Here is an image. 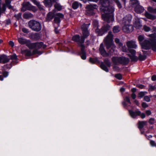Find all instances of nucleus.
I'll return each instance as SVG.
<instances>
[{
    "instance_id": "nucleus-11",
    "label": "nucleus",
    "mask_w": 156,
    "mask_h": 156,
    "mask_svg": "<svg viewBox=\"0 0 156 156\" xmlns=\"http://www.w3.org/2000/svg\"><path fill=\"white\" fill-rule=\"evenodd\" d=\"M140 44L142 49L148 50L151 48L150 42L149 40H145Z\"/></svg>"
},
{
    "instance_id": "nucleus-36",
    "label": "nucleus",
    "mask_w": 156,
    "mask_h": 156,
    "mask_svg": "<svg viewBox=\"0 0 156 156\" xmlns=\"http://www.w3.org/2000/svg\"><path fill=\"white\" fill-rule=\"evenodd\" d=\"M61 20H53V24L54 27H59L60 26V23Z\"/></svg>"
},
{
    "instance_id": "nucleus-58",
    "label": "nucleus",
    "mask_w": 156,
    "mask_h": 156,
    "mask_svg": "<svg viewBox=\"0 0 156 156\" xmlns=\"http://www.w3.org/2000/svg\"><path fill=\"white\" fill-rule=\"evenodd\" d=\"M128 51L132 55H134L136 54V51L134 49L129 50Z\"/></svg>"
},
{
    "instance_id": "nucleus-49",
    "label": "nucleus",
    "mask_w": 156,
    "mask_h": 156,
    "mask_svg": "<svg viewBox=\"0 0 156 156\" xmlns=\"http://www.w3.org/2000/svg\"><path fill=\"white\" fill-rule=\"evenodd\" d=\"M10 59L12 60H17V57L16 54H14L10 56Z\"/></svg>"
},
{
    "instance_id": "nucleus-1",
    "label": "nucleus",
    "mask_w": 156,
    "mask_h": 156,
    "mask_svg": "<svg viewBox=\"0 0 156 156\" xmlns=\"http://www.w3.org/2000/svg\"><path fill=\"white\" fill-rule=\"evenodd\" d=\"M101 4L100 7L101 11L104 13L101 15L102 18L104 20H114L113 12L114 7L111 5L109 0H100Z\"/></svg>"
},
{
    "instance_id": "nucleus-43",
    "label": "nucleus",
    "mask_w": 156,
    "mask_h": 156,
    "mask_svg": "<svg viewBox=\"0 0 156 156\" xmlns=\"http://www.w3.org/2000/svg\"><path fill=\"white\" fill-rule=\"evenodd\" d=\"M116 3L118 7L120 9L122 8V5L120 2L119 0H113Z\"/></svg>"
},
{
    "instance_id": "nucleus-14",
    "label": "nucleus",
    "mask_w": 156,
    "mask_h": 156,
    "mask_svg": "<svg viewBox=\"0 0 156 156\" xmlns=\"http://www.w3.org/2000/svg\"><path fill=\"white\" fill-rule=\"evenodd\" d=\"M99 51L101 55L104 57H108L109 56V53L107 52L105 49L103 43L101 44L99 49Z\"/></svg>"
},
{
    "instance_id": "nucleus-26",
    "label": "nucleus",
    "mask_w": 156,
    "mask_h": 156,
    "mask_svg": "<svg viewBox=\"0 0 156 156\" xmlns=\"http://www.w3.org/2000/svg\"><path fill=\"white\" fill-rule=\"evenodd\" d=\"M130 5L131 6L135 8L139 4L138 1L137 0H130Z\"/></svg>"
},
{
    "instance_id": "nucleus-46",
    "label": "nucleus",
    "mask_w": 156,
    "mask_h": 156,
    "mask_svg": "<svg viewBox=\"0 0 156 156\" xmlns=\"http://www.w3.org/2000/svg\"><path fill=\"white\" fill-rule=\"evenodd\" d=\"M54 7L55 9H57L58 10H60L62 9V7L60 5L57 3H56L54 5Z\"/></svg>"
},
{
    "instance_id": "nucleus-51",
    "label": "nucleus",
    "mask_w": 156,
    "mask_h": 156,
    "mask_svg": "<svg viewBox=\"0 0 156 156\" xmlns=\"http://www.w3.org/2000/svg\"><path fill=\"white\" fill-rule=\"evenodd\" d=\"M143 29L144 30L147 32H149L150 30V28L148 27L146 25H144L143 27Z\"/></svg>"
},
{
    "instance_id": "nucleus-9",
    "label": "nucleus",
    "mask_w": 156,
    "mask_h": 156,
    "mask_svg": "<svg viewBox=\"0 0 156 156\" xmlns=\"http://www.w3.org/2000/svg\"><path fill=\"white\" fill-rule=\"evenodd\" d=\"M72 41L77 43L78 45L80 47H81V45L85 46L83 44L84 42L81 41V37L79 34H76L72 37Z\"/></svg>"
},
{
    "instance_id": "nucleus-33",
    "label": "nucleus",
    "mask_w": 156,
    "mask_h": 156,
    "mask_svg": "<svg viewBox=\"0 0 156 156\" xmlns=\"http://www.w3.org/2000/svg\"><path fill=\"white\" fill-rule=\"evenodd\" d=\"M64 15L61 13H58L56 14L55 15V18L54 20H60L64 18Z\"/></svg>"
},
{
    "instance_id": "nucleus-22",
    "label": "nucleus",
    "mask_w": 156,
    "mask_h": 156,
    "mask_svg": "<svg viewBox=\"0 0 156 156\" xmlns=\"http://www.w3.org/2000/svg\"><path fill=\"white\" fill-rule=\"evenodd\" d=\"M135 12L138 13L143 12L144 11L143 7L139 5V4L134 9Z\"/></svg>"
},
{
    "instance_id": "nucleus-35",
    "label": "nucleus",
    "mask_w": 156,
    "mask_h": 156,
    "mask_svg": "<svg viewBox=\"0 0 156 156\" xmlns=\"http://www.w3.org/2000/svg\"><path fill=\"white\" fill-rule=\"evenodd\" d=\"M110 27V26L108 24H107L102 27L101 29L103 31V33L104 34L105 33L107 32L109 30Z\"/></svg>"
},
{
    "instance_id": "nucleus-15",
    "label": "nucleus",
    "mask_w": 156,
    "mask_h": 156,
    "mask_svg": "<svg viewBox=\"0 0 156 156\" xmlns=\"http://www.w3.org/2000/svg\"><path fill=\"white\" fill-rule=\"evenodd\" d=\"M99 51L101 55L104 57H108L109 56V53L107 52L105 49L103 43L101 44L99 49Z\"/></svg>"
},
{
    "instance_id": "nucleus-47",
    "label": "nucleus",
    "mask_w": 156,
    "mask_h": 156,
    "mask_svg": "<svg viewBox=\"0 0 156 156\" xmlns=\"http://www.w3.org/2000/svg\"><path fill=\"white\" fill-rule=\"evenodd\" d=\"M148 87V91H153L155 89V87L150 84L149 85Z\"/></svg>"
},
{
    "instance_id": "nucleus-30",
    "label": "nucleus",
    "mask_w": 156,
    "mask_h": 156,
    "mask_svg": "<svg viewBox=\"0 0 156 156\" xmlns=\"http://www.w3.org/2000/svg\"><path fill=\"white\" fill-rule=\"evenodd\" d=\"M55 15L54 13L51 12H49L47 16V20H52L55 18Z\"/></svg>"
},
{
    "instance_id": "nucleus-25",
    "label": "nucleus",
    "mask_w": 156,
    "mask_h": 156,
    "mask_svg": "<svg viewBox=\"0 0 156 156\" xmlns=\"http://www.w3.org/2000/svg\"><path fill=\"white\" fill-rule=\"evenodd\" d=\"M151 48L154 52H156V40H152L150 41Z\"/></svg>"
},
{
    "instance_id": "nucleus-7",
    "label": "nucleus",
    "mask_w": 156,
    "mask_h": 156,
    "mask_svg": "<svg viewBox=\"0 0 156 156\" xmlns=\"http://www.w3.org/2000/svg\"><path fill=\"white\" fill-rule=\"evenodd\" d=\"M129 115L132 118L135 119L137 116H140L142 119H144L146 115L144 113H141L139 110H137L135 112L131 110H128Z\"/></svg>"
},
{
    "instance_id": "nucleus-3",
    "label": "nucleus",
    "mask_w": 156,
    "mask_h": 156,
    "mask_svg": "<svg viewBox=\"0 0 156 156\" xmlns=\"http://www.w3.org/2000/svg\"><path fill=\"white\" fill-rule=\"evenodd\" d=\"M28 25L30 28L35 31L39 32L41 29L40 23L36 20H30L28 22Z\"/></svg>"
},
{
    "instance_id": "nucleus-2",
    "label": "nucleus",
    "mask_w": 156,
    "mask_h": 156,
    "mask_svg": "<svg viewBox=\"0 0 156 156\" xmlns=\"http://www.w3.org/2000/svg\"><path fill=\"white\" fill-rule=\"evenodd\" d=\"M112 60L115 65H117L119 63L124 66L127 65L130 61L129 58L123 56H113L112 58Z\"/></svg>"
},
{
    "instance_id": "nucleus-18",
    "label": "nucleus",
    "mask_w": 156,
    "mask_h": 156,
    "mask_svg": "<svg viewBox=\"0 0 156 156\" xmlns=\"http://www.w3.org/2000/svg\"><path fill=\"white\" fill-rule=\"evenodd\" d=\"M123 30L125 32H131L133 30V27L132 25L125 24L123 27Z\"/></svg>"
},
{
    "instance_id": "nucleus-37",
    "label": "nucleus",
    "mask_w": 156,
    "mask_h": 156,
    "mask_svg": "<svg viewBox=\"0 0 156 156\" xmlns=\"http://www.w3.org/2000/svg\"><path fill=\"white\" fill-rule=\"evenodd\" d=\"M148 36L150 38L149 41H151L152 40H156V33H155L149 34Z\"/></svg>"
},
{
    "instance_id": "nucleus-32",
    "label": "nucleus",
    "mask_w": 156,
    "mask_h": 156,
    "mask_svg": "<svg viewBox=\"0 0 156 156\" xmlns=\"http://www.w3.org/2000/svg\"><path fill=\"white\" fill-rule=\"evenodd\" d=\"M23 53L26 56H32V53L31 51L28 49H26L23 51Z\"/></svg>"
},
{
    "instance_id": "nucleus-31",
    "label": "nucleus",
    "mask_w": 156,
    "mask_h": 156,
    "mask_svg": "<svg viewBox=\"0 0 156 156\" xmlns=\"http://www.w3.org/2000/svg\"><path fill=\"white\" fill-rule=\"evenodd\" d=\"M89 62L92 64H94L96 63L99 62V61L97 58H92L90 57L89 58Z\"/></svg>"
},
{
    "instance_id": "nucleus-52",
    "label": "nucleus",
    "mask_w": 156,
    "mask_h": 156,
    "mask_svg": "<svg viewBox=\"0 0 156 156\" xmlns=\"http://www.w3.org/2000/svg\"><path fill=\"white\" fill-rule=\"evenodd\" d=\"M142 52L143 53V54L144 55H150L151 54V51H145L143 50H142Z\"/></svg>"
},
{
    "instance_id": "nucleus-16",
    "label": "nucleus",
    "mask_w": 156,
    "mask_h": 156,
    "mask_svg": "<svg viewBox=\"0 0 156 156\" xmlns=\"http://www.w3.org/2000/svg\"><path fill=\"white\" fill-rule=\"evenodd\" d=\"M34 7L31 5L29 2H27L23 4L21 11L23 12L25 11L26 10H32Z\"/></svg>"
},
{
    "instance_id": "nucleus-34",
    "label": "nucleus",
    "mask_w": 156,
    "mask_h": 156,
    "mask_svg": "<svg viewBox=\"0 0 156 156\" xmlns=\"http://www.w3.org/2000/svg\"><path fill=\"white\" fill-rule=\"evenodd\" d=\"M128 55L130 57L132 62H136L138 60V57L136 56L135 55H131L130 54H129Z\"/></svg>"
},
{
    "instance_id": "nucleus-42",
    "label": "nucleus",
    "mask_w": 156,
    "mask_h": 156,
    "mask_svg": "<svg viewBox=\"0 0 156 156\" xmlns=\"http://www.w3.org/2000/svg\"><path fill=\"white\" fill-rule=\"evenodd\" d=\"M120 30L118 26H114L113 28V31L114 33H117L119 32Z\"/></svg>"
},
{
    "instance_id": "nucleus-20",
    "label": "nucleus",
    "mask_w": 156,
    "mask_h": 156,
    "mask_svg": "<svg viewBox=\"0 0 156 156\" xmlns=\"http://www.w3.org/2000/svg\"><path fill=\"white\" fill-rule=\"evenodd\" d=\"M124 101L122 102V105L124 108H126L128 105L126 102L129 104L130 105H131L132 103L131 102L129 98V97L128 96H126L124 99Z\"/></svg>"
},
{
    "instance_id": "nucleus-13",
    "label": "nucleus",
    "mask_w": 156,
    "mask_h": 156,
    "mask_svg": "<svg viewBox=\"0 0 156 156\" xmlns=\"http://www.w3.org/2000/svg\"><path fill=\"white\" fill-rule=\"evenodd\" d=\"M18 40L20 44L22 45L26 44V46L30 48L31 43L30 40H27L22 37L18 38Z\"/></svg>"
},
{
    "instance_id": "nucleus-64",
    "label": "nucleus",
    "mask_w": 156,
    "mask_h": 156,
    "mask_svg": "<svg viewBox=\"0 0 156 156\" xmlns=\"http://www.w3.org/2000/svg\"><path fill=\"white\" fill-rule=\"evenodd\" d=\"M38 49H37L36 48H35L34 50L33 51L32 53V55H36V54H37L38 53Z\"/></svg>"
},
{
    "instance_id": "nucleus-57",
    "label": "nucleus",
    "mask_w": 156,
    "mask_h": 156,
    "mask_svg": "<svg viewBox=\"0 0 156 156\" xmlns=\"http://www.w3.org/2000/svg\"><path fill=\"white\" fill-rule=\"evenodd\" d=\"M4 66L6 69H10L12 66V65L11 63H10L9 64H7L5 65Z\"/></svg>"
},
{
    "instance_id": "nucleus-10",
    "label": "nucleus",
    "mask_w": 156,
    "mask_h": 156,
    "mask_svg": "<svg viewBox=\"0 0 156 156\" xmlns=\"http://www.w3.org/2000/svg\"><path fill=\"white\" fill-rule=\"evenodd\" d=\"M29 37L32 40L37 41L41 40L42 37V35L40 33H31L29 34Z\"/></svg>"
},
{
    "instance_id": "nucleus-56",
    "label": "nucleus",
    "mask_w": 156,
    "mask_h": 156,
    "mask_svg": "<svg viewBox=\"0 0 156 156\" xmlns=\"http://www.w3.org/2000/svg\"><path fill=\"white\" fill-rule=\"evenodd\" d=\"M114 50L112 47L111 48V49L108 50V53H109V56L110 55H111L113 54L114 52Z\"/></svg>"
},
{
    "instance_id": "nucleus-40",
    "label": "nucleus",
    "mask_w": 156,
    "mask_h": 156,
    "mask_svg": "<svg viewBox=\"0 0 156 156\" xmlns=\"http://www.w3.org/2000/svg\"><path fill=\"white\" fill-rule=\"evenodd\" d=\"M79 5H81L80 4L78 3V2H75L73 3L72 5V8L74 9H76L79 7Z\"/></svg>"
},
{
    "instance_id": "nucleus-5",
    "label": "nucleus",
    "mask_w": 156,
    "mask_h": 156,
    "mask_svg": "<svg viewBox=\"0 0 156 156\" xmlns=\"http://www.w3.org/2000/svg\"><path fill=\"white\" fill-rule=\"evenodd\" d=\"M82 36L81 37V41H85V39L90 35V32L88 30L87 25L84 23L81 27Z\"/></svg>"
},
{
    "instance_id": "nucleus-53",
    "label": "nucleus",
    "mask_w": 156,
    "mask_h": 156,
    "mask_svg": "<svg viewBox=\"0 0 156 156\" xmlns=\"http://www.w3.org/2000/svg\"><path fill=\"white\" fill-rule=\"evenodd\" d=\"M132 19V16L130 14L127 15L124 18V20H131Z\"/></svg>"
},
{
    "instance_id": "nucleus-60",
    "label": "nucleus",
    "mask_w": 156,
    "mask_h": 156,
    "mask_svg": "<svg viewBox=\"0 0 156 156\" xmlns=\"http://www.w3.org/2000/svg\"><path fill=\"white\" fill-rule=\"evenodd\" d=\"M144 93L143 92H140L138 93V97L140 98L143 97L144 95Z\"/></svg>"
},
{
    "instance_id": "nucleus-12",
    "label": "nucleus",
    "mask_w": 156,
    "mask_h": 156,
    "mask_svg": "<svg viewBox=\"0 0 156 156\" xmlns=\"http://www.w3.org/2000/svg\"><path fill=\"white\" fill-rule=\"evenodd\" d=\"M43 44V42H42L31 43L30 49H33L34 48H36L38 50L41 48Z\"/></svg>"
},
{
    "instance_id": "nucleus-23",
    "label": "nucleus",
    "mask_w": 156,
    "mask_h": 156,
    "mask_svg": "<svg viewBox=\"0 0 156 156\" xmlns=\"http://www.w3.org/2000/svg\"><path fill=\"white\" fill-rule=\"evenodd\" d=\"M2 63L5 64L8 62L10 60V59L8 58L7 56L5 54H2L1 55Z\"/></svg>"
},
{
    "instance_id": "nucleus-27",
    "label": "nucleus",
    "mask_w": 156,
    "mask_h": 156,
    "mask_svg": "<svg viewBox=\"0 0 156 156\" xmlns=\"http://www.w3.org/2000/svg\"><path fill=\"white\" fill-rule=\"evenodd\" d=\"M23 16L25 19H29L32 18L33 15L29 12H25L23 14Z\"/></svg>"
},
{
    "instance_id": "nucleus-55",
    "label": "nucleus",
    "mask_w": 156,
    "mask_h": 156,
    "mask_svg": "<svg viewBox=\"0 0 156 156\" xmlns=\"http://www.w3.org/2000/svg\"><path fill=\"white\" fill-rule=\"evenodd\" d=\"M9 75V73L8 72L6 71H3L2 73V75L4 77H6L8 76Z\"/></svg>"
},
{
    "instance_id": "nucleus-6",
    "label": "nucleus",
    "mask_w": 156,
    "mask_h": 156,
    "mask_svg": "<svg viewBox=\"0 0 156 156\" xmlns=\"http://www.w3.org/2000/svg\"><path fill=\"white\" fill-rule=\"evenodd\" d=\"M104 62H101L100 65V67L103 70L106 72H109V70L106 66L110 67L111 66V63L108 58H105L104 59Z\"/></svg>"
},
{
    "instance_id": "nucleus-8",
    "label": "nucleus",
    "mask_w": 156,
    "mask_h": 156,
    "mask_svg": "<svg viewBox=\"0 0 156 156\" xmlns=\"http://www.w3.org/2000/svg\"><path fill=\"white\" fill-rule=\"evenodd\" d=\"M97 5H88L86 6V12L85 14L88 16H92L94 14V10L96 9Z\"/></svg>"
},
{
    "instance_id": "nucleus-28",
    "label": "nucleus",
    "mask_w": 156,
    "mask_h": 156,
    "mask_svg": "<svg viewBox=\"0 0 156 156\" xmlns=\"http://www.w3.org/2000/svg\"><path fill=\"white\" fill-rule=\"evenodd\" d=\"M52 2L51 0H44V2L46 7H51L52 5Z\"/></svg>"
},
{
    "instance_id": "nucleus-17",
    "label": "nucleus",
    "mask_w": 156,
    "mask_h": 156,
    "mask_svg": "<svg viewBox=\"0 0 156 156\" xmlns=\"http://www.w3.org/2000/svg\"><path fill=\"white\" fill-rule=\"evenodd\" d=\"M85 46L81 45V51L79 53L81 59L83 60L86 59L87 58L86 52L85 50Z\"/></svg>"
},
{
    "instance_id": "nucleus-29",
    "label": "nucleus",
    "mask_w": 156,
    "mask_h": 156,
    "mask_svg": "<svg viewBox=\"0 0 156 156\" xmlns=\"http://www.w3.org/2000/svg\"><path fill=\"white\" fill-rule=\"evenodd\" d=\"M140 20H136L134 24V27L136 29H140L142 25L140 21Z\"/></svg>"
},
{
    "instance_id": "nucleus-59",
    "label": "nucleus",
    "mask_w": 156,
    "mask_h": 156,
    "mask_svg": "<svg viewBox=\"0 0 156 156\" xmlns=\"http://www.w3.org/2000/svg\"><path fill=\"white\" fill-rule=\"evenodd\" d=\"M144 100L147 102H149L150 101V99L147 96H145L144 97Z\"/></svg>"
},
{
    "instance_id": "nucleus-63",
    "label": "nucleus",
    "mask_w": 156,
    "mask_h": 156,
    "mask_svg": "<svg viewBox=\"0 0 156 156\" xmlns=\"http://www.w3.org/2000/svg\"><path fill=\"white\" fill-rule=\"evenodd\" d=\"M142 106L144 108H145L148 106V105L145 102H143L141 104Z\"/></svg>"
},
{
    "instance_id": "nucleus-41",
    "label": "nucleus",
    "mask_w": 156,
    "mask_h": 156,
    "mask_svg": "<svg viewBox=\"0 0 156 156\" xmlns=\"http://www.w3.org/2000/svg\"><path fill=\"white\" fill-rule=\"evenodd\" d=\"M148 11L150 12L156 13V9H154L151 7H149L147 8Z\"/></svg>"
},
{
    "instance_id": "nucleus-54",
    "label": "nucleus",
    "mask_w": 156,
    "mask_h": 156,
    "mask_svg": "<svg viewBox=\"0 0 156 156\" xmlns=\"http://www.w3.org/2000/svg\"><path fill=\"white\" fill-rule=\"evenodd\" d=\"M21 13H20L17 14L15 15V16L16 18L18 20H19L20 19H21Z\"/></svg>"
},
{
    "instance_id": "nucleus-39",
    "label": "nucleus",
    "mask_w": 156,
    "mask_h": 156,
    "mask_svg": "<svg viewBox=\"0 0 156 156\" xmlns=\"http://www.w3.org/2000/svg\"><path fill=\"white\" fill-rule=\"evenodd\" d=\"M95 32L98 36H102L104 34V33H103V31L101 28V29L97 28L95 30Z\"/></svg>"
},
{
    "instance_id": "nucleus-62",
    "label": "nucleus",
    "mask_w": 156,
    "mask_h": 156,
    "mask_svg": "<svg viewBox=\"0 0 156 156\" xmlns=\"http://www.w3.org/2000/svg\"><path fill=\"white\" fill-rule=\"evenodd\" d=\"M22 31L25 33H28L29 32V30L25 28H23L22 29Z\"/></svg>"
},
{
    "instance_id": "nucleus-4",
    "label": "nucleus",
    "mask_w": 156,
    "mask_h": 156,
    "mask_svg": "<svg viewBox=\"0 0 156 156\" xmlns=\"http://www.w3.org/2000/svg\"><path fill=\"white\" fill-rule=\"evenodd\" d=\"M113 35L111 31H109L108 35L104 39L105 44L107 49H110L113 45Z\"/></svg>"
},
{
    "instance_id": "nucleus-61",
    "label": "nucleus",
    "mask_w": 156,
    "mask_h": 156,
    "mask_svg": "<svg viewBox=\"0 0 156 156\" xmlns=\"http://www.w3.org/2000/svg\"><path fill=\"white\" fill-rule=\"evenodd\" d=\"M150 144L152 147H156V144L154 141L153 140H151L150 141Z\"/></svg>"
},
{
    "instance_id": "nucleus-19",
    "label": "nucleus",
    "mask_w": 156,
    "mask_h": 156,
    "mask_svg": "<svg viewBox=\"0 0 156 156\" xmlns=\"http://www.w3.org/2000/svg\"><path fill=\"white\" fill-rule=\"evenodd\" d=\"M126 45L129 48L136 49L137 48V45L135 41H131L127 42Z\"/></svg>"
},
{
    "instance_id": "nucleus-48",
    "label": "nucleus",
    "mask_w": 156,
    "mask_h": 156,
    "mask_svg": "<svg viewBox=\"0 0 156 156\" xmlns=\"http://www.w3.org/2000/svg\"><path fill=\"white\" fill-rule=\"evenodd\" d=\"M122 51L124 52H127L129 51L128 49L126 47L125 45L124 46H122Z\"/></svg>"
},
{
    "instance_id": "nucleus-45",
    "label": "nucleus",
    "mask_w": 156,
    "mask_h": 156,
    "mask_svg": "<svg viewBox=\"0 0 156 156\" xmlns=\"http://www.w3.org/2000/svg\"><path fill=\"white\" fill-rule=\"evenodd\" d=\"M144 39V36L143 35H140L138 37V40L140 42V43H141V42H142Z\"/></svg>"
},
{
    "instance_id": "nucleus-38",
    "label": "nucleus",
    "mask_w": 156,
    "mask_h": 156,
    "mask_svg": "<svg viewBox=\"0 0 156 156\" xmlns=\"http://www.w3.org/2000/svg\"><path fill=\"white\" fill-rule=\"evenodd\" d=\"M147 56L145 55H142L140 54L138 57V60L140 61H143L145 60L147 58Z\"/></svg>"
},
{
    "instance_id": "nucleus-24",
    "label": "nucleus",
    "mask_w": 156,
    "mask_h": 156,
    "mask_svg": "<svg viewBox=\"0 0 156 156\" xmlns=\"http://www.w3.org/2000/svg\"><path fill=\"white\" fill-rule=\"evenodd\" d=\"M144 15L147 19L151 20L156 19V16L155 15L151 14L147 12H146L145 13Z\"/></svg>"
},
{
    "instance_id": "nucleus-44",
    "label": "nucleus",
    "mask_w": 156,
    "mask_h": 156,
    "mask_svg": "<svg viewBox=\"0 0 156 156\" xmlns=\"http://www.w3.org/2000/svg\"><path fill=\"white\" fill-rule=\"evenodd\" d=\"M115 77L119 80H121L122 79V76L120 73H117L115 75Z\"/></svg>"
},
{
    "instance_id": "nucleus-50",
    "label": "nucleus",
    "mask_w": 156,
    "mask_h": 156,
    "mask_svg": "<svg viewBox=\"0 0 156 156\" xmlns=\"http://www.w3.org/2000/svg\"><path fill=\"white\" fill-rule=\"evenodd\" d=\"M155 119L154 118H151L148 121L149 123L151 125H153L154 123Z\"/></svg>"
},
{
    "instance_id": "nucleus-21",
    "label": "nucleus",
    "mask_w": 156,
    "mask_h": 156,
    "mask_svg": "<svg viewBox=\"0 0 156 156\" xmlns=\"http://www.w3.org/2000/svg\"><path fill=\"white\" fill-rule=\"evenodd\" d=\"M138 128L139 129L140 131L142 130L144 126L147 125V122L146 121H139L138 122Z\"/></svg>"
}]
</instances>
